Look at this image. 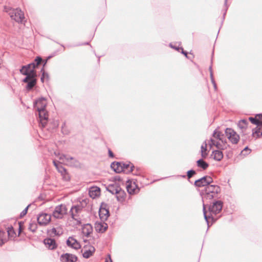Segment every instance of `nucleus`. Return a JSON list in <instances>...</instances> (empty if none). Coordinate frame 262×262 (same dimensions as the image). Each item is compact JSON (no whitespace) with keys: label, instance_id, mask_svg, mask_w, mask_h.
Listing matches in <instances>:
<instances>
[{"label":"nucleus","instance_id":"obj_8","mask_svg":"<svg viewBox=\"0 0 262 262\" xmlns=\"http://www.w3.org/2000/svg\"><path fill=\"white\" fill-rule=\"evenodd\" d=\"M68 212V209L64 204L57 206L53 212V216L56 219H62Z\"/></svg>","mask_w":262,"mask_h":262},{"label":"nucleus","instance_id":"obj_46","mask_svg":"<svg viewBox=\"0 0 262 262\" xmlns=\"http://www.w3.org/2000/svg\"><path fill=\"white\" fill-rule=\"evenodd\" d=\"M45 73H43L42 74V77H41V80L43 82V78H44V77H45Z\"/></svg>","mask_w":262,"mask_h":262},{"label":"nucleus","instance_id":"obj_19","mask_svg":"<svg viewBox=\"0 0 262 262\" xmlns=\"http://www.w3.org/2000/svg\"><path fill=\"white\" fill-rule=\"evenodd\" d=\"M83 250V256L84 258H88L94 253L95 251V249L93 246H90L88 247H85Z\"/></svg>","mask_w":262,"mask_h":262},{"label":"nucleus","instance_id":"obj_24","mask_svg":"<svg viewBox=\"0 0 262 262\" xmlns=\"http://www.w3.org/2000/svg\"><path fill=\"white\" fill-rule=\"evenodd\" d=\"M127 192L129 194H134L138 192L139 189L137 188L135 183H130L126 186Z\"/></svg>","mask_w":262,"mask_h":262},{"label":"nucleus","instance_id":"obj_44","mask_svg":"<svg viewBox=\"0 0 262 262\" xmlns=\"http://www.w3.org/2000/svg\"><path fill=\"white\" fill-rule=\"evenodd\" d=\"M19 233H20L22 230V225H21V223H19Z\"/></svg>","mask_w":262,"mask_h":262},{"label":"nucleus","instance_id":"obj_43","mask_svg":"<svg viewBox=\"0 0 262 262\" xmlns=\"http://www.w3.org/2000/svg\"><path fill=\"white\" fill-rule=\"evenodd\" d=\"M210 78H211V82H214L215 80L213 78V73H210Z\"/></svg>","mask_w":262,"mask_h":262},{"label":"nucleus","instance_id":"obj_23","mask_svg":"<svg viewBox=\"0 0 262 262\" xmlns=\"http://www.w3.org/2000/svg\"><path fill=\"white\" fill-rule=\"evenodd\" d=\"M57 169L58 171V172L61 173V174L63 177V178L66 181L70 180V176L68 173L66 169L64 167H63L61 165H60L59 166L57 167Z\"/></svg>","mask_w":262,"mask_h":262},{"label":"nucleus","instance_id":"obj_13","mask_svg":"<svg viewBox=\"0 0 262 262\" xmlns=\"http://www.w3.org/2000/svg\"><path fill=\"white\" fill-rule=\"evenodd\" d=\"M36 75H26V77L23 79V81L27 83L26 86L27 90L30 91L36 84Z\"/></svg>","mask_w":262,"mask_h":262},{"label":"nucleus","instance_id":"obj_3","mask_svg":"<svg viewBox=\"0 0 262 262\" xmlns=\"http://www.w3.org/2000/svg\"><path fill=\"white\" fill-rule=\"evenodd\" d=\"M111 167L117 173L124 172L126 173H129L131 172H133V169L135 168L133 164L130 162L127 163L121 162H113L111 164Z\"/></svg>","mask_w":262,"mask_h":262},{"label":"nucleus","instance_id":"obj_26","mask_svg":"<svg viewBox=\"0 0 262 262\" xmlns=\"http://www.w3.org/2000/svg\"><path fill=\"white\" fill-rule=\"evenodd\" d=\"M211 157L217 161H220L223 158V154L220 150H215L212 151Z\"/></svg>","mask_w":262,"mask_h":262},{"label":"nucleus","instance_id":"obj_21","mask_svg":"<svg viewBox=\"0 0 262 262\" xmlns=\"http://www.w3.org/2000/svg\"><path fill=\"white\" fill-rule=\"evenodd\" d=\"M100 194V189L98 187H92L89 190V195L95 199Z\"/></svg>","mask_w":262,"mask_h":262},{"label":"nucleus","instance_id":"obj_7","mask_svg":"<svg viewBox=\"0 0 262 262\" xmlns=\"http://www.w3.org/2000/svg\"><path fill=\"white\" fill-rule=\"evenodd\" d=\"M107 190L112 194H116L117 198L119 200V198H123L124 195V191L121 189L118 184L114 183L110 184L107 187Z\"/></svg>","mask_w":262,"mask_h":262},{"label":"nucleus","instance_id":"obj_34","mask_svg":"<svg viewBox=\"0 0 262 262\" xmlns=\"http://www.w3.org/2000/svg\"><path fill=\"white\" fill-rule=\"evenodd\" d=\"M8 235L9 236L13 237L15 234L12 227H8L7 230Z\"/></svg>","mask_w":262,"mask_h":262},{"label":"nucleus","instance_id":"obj_2","mask_svg":"<svg viewBox=\"0 0 262 262\" xmlns=\"http://www.w3.org/2000/svg\"><path fill=\"white\" fill-rule=\"evenodd\" d=\"M220 191V188L216 185H208L205 187V189L202 190L201 194L202 200H211L217 196V193Z\"/></svg>","mask_w":262,"mask_h":262},{"label":"nucleus","instance_id":"obj_45","mask_svg":"<svg viewBox=\"0 0 262 262\" xmlns=\"http://www.w3.org/2000/svg\"><path fill=\"white\" fill-rule=\"evenodd\" d=\"M209 71H210V74L211 73H213L212 66H210L209 67Z\"/></svg>","mask_w":262,"mask_h":262},{"label":"nucleus","instance_id":"obj_33","mask_svg":"<svg viewBox=\"0 0 262 262\" xmlns=\"http://www.w3.org/2000/svg\"><path fill=\"white\" fill-rule=\"evenodd\" d=\"M249 120L252 123L255 124L256 125L262 122V121H260L258 119V118L256 117V116L255 117V118L249 117Z\"/></svg>","mask_w":262,"mask_h":262},{"label":"nucleus","instance_id":"obj_51","mask_svg":"<svg viewBox=\"0 0 262 262\" xmlns=\"http://www.w3.org/2000/svg\"><path fill=\"white\" fill-rule=\"evenodd\" d=\"M62 130L63 132V127H62Z\"/></svg>","mask_w":262,"mask_h":262},{"label":"nucleus","instance_id":"obj_28","mask_svg":"<svg viewBox=\"0 0 262 262\" xmlns=\"http://www.w3.org/2000/svg\"><path fill=\"white\" fill-rule=\"evenodd\" d=\"M99 216L102 220H106L109 216L108 210L101 207L99 210Z\"/></svg>","mask_w":262,"mask_h":262},{"label":"nucleus","instance_id":"obj_35","mask_svg":"<svg viewBox=\"0 0 262 262\" xmlns=\"http://www.w3.org/2000/svg\"><path fill=\"white\" fill-rule=\"evenodd\" d=\"M5 232L0 231V246H2L6 242V239L3 238Z\"/></svg>","mask_w":262,"mask_h":262},{"label":"nucleus","instance_id":"obj_39","mask_svg":"<svg viewBox=\"0 0 262 262\" xmlns=\"http://www.w3.org/2000/svg\"><path fill=\"white\" fill-rule=\"evenodd\" d=\"M170 47L172 48H174L176 50H178V51H179L180 50H182V53L184 54L186 56H187V52H185L183 51V49L182 48H177V47H175L174 46H172L171 45H170Z\"/></svg>","mask_w":262,"mask_h":262},{"label":"nucleus","instance_id":"obj_9","mask_svg":"<svg viewBox=\"0 0 262 262\" xmlns=\"http://www.w3.org/2000/svg\"><path fill=\"white\" fill-rule=\"evenodd\" d=\"M59 159L62 163L70 166H77L78 162L74 158L66 155H59Z\"/></svg>","mask_w":262,"mask_h":262},{"label":"nucleus","instance_id":"obj_17","mask_svg":"<svg viewBox=\"0 0 262 262\" xmlns=\"http://www.w3.org/2000/svg\"><path fill=\"white\" fill-rule=\"evenodd\" d=\"M67 244L69 247L75 249H78L80 248V244L73 237H69L68 238L67 241Z\"/></svg>","mask_w":262,"mask_h":262},{"label":"nucleus","instance_id":"obj_40","mask_svg":"<svg viewBox=\"0 0 262 262\" xmlns=\"http://www.w3.org/2000/svg\"><path fill=\"white\" fill-rule=\"evenodd\" d=\"M29 207V205H28L24 210H23L20 214V217H23L27 214Z\"/></svg>","mask_w":262,"mask_h":262},{"label":"nucleus","instance_id":"obj_4","mask_svg":"<svg viewBox=\"0 0 262 262\" xmlns=\"http://www.w3.org/2000/svg\"><path fill=\"white\" fill-rule=\"evenodd\" d=\"M213 138L209 140V144L210 147L215 146L218 149H223V146L220 142L222 143H226L224 135L221 132L215 129L213 132Z\"/></svg>","mask_w":262,"mask_h":262},{"label":"nucleus","instance_id":"obj_6","mask_svg":"<svg viewBox=\"0 0 262 262\" xmlns=\"http://www.w3.org/2000/svg\"><path fill=\"white\" fill-rule=\"evenodd\" d=\"M5 11L8 13L10 17L18 23H22L25 18L24 13L19 9H11L5 8Z\"/></svg>","mask_w":262,"mask_h":262},{"label":"nucleus","instance_id":"obj_16","mask_svg":"<svg viewBox=\"0 0 262 262\" xmlns=\"http://www.w3.org/2000/svg\"><path fill=\"white\" fill-rule=\"evenodd\" d=\"M77 259V257L72 254L66 253L60 256L61 262H75Z\"/></svg>","mask_w":262,"mask_h":262},{"label":"nucleus","instance_id":"obj_52","mask_svg":"<svg viewBox=\"0 0 262 262\" xmlns=\"http://www.w3.org/2000/svg\"><path fill=\"white\" fill-rule=\"evenodd\" d=\"M105 262H108V261H107V260H106V261H105Z\"/></svg>","mask_w":262,"mask_h":262},{"label":"nucleus","instance_id":"obj_48","mask_svg":"<svg viewBox=\"0 0 262 262\" xmlns=\"http://www.w3.org/2000/svg\"><path fill=\"white\" fill-rule=\"evenodd\" d=\"M212 83L213 84H215V81H214V82H212Z\"/></svg>","mask_w":262,"mask_h":262},{"label":"nucleus","instance_id":"obj_49","mask_svg":"<svg viewBox=\"0 0 262 262\" xmlns=\"http://www.w3.org/2000/svg\"><path fill=\"white\" fill-rule=\"evenodd\" d=\"M110 262H112V260H111L110 257Z\"/></svg>","mask_w":262,"mask_h":262},{"label":"nucleus","instance_id":"obj_5","mask_svg":"<svg viewBox=\"0 0 262 262\" xmlns=\"http://www.w3.org/2000/svg\"><path fill=\"white\" fill-rule=\"evenodd\" d=\"M223 208V202L221 201H217L213 203V205L210 206L209 208V210L211 216H207L206 215V211L205 205L203 204V213L204 218L206 221L208 223V218H212L213 214H216L220 212Z\"/></svg>","mask_w":262,"mask_h":262},{"label":"nucleus","instance_id":"obj_29","mask_svg":"<svg viewBox=\"0 0 262 262\" xmlns=\"http://www.w3.org/2000/svg\"><path fill=\"white\" fill-rule=\"evenodd\" d=\"M197 166L199 167L202 168L203 169H206L209 165L205 161H204L203 159H200L196 162Z\"/></svg>","mask_w":262,"mask_h":262},{"label":"nucleus","instance_id":"obj_25","mask_svg":"<svg viewBox=\"0 0 262 262\" xmlns=\"http://www.w3.org/2000/svg\"><path fill=\"white\" fill-rule=\"evenodd\" d=\"M92 227L89 224L84 225L82 228V233L85 236H88L92 233Z\"/></svg>","mask_w":262,"mask_h":262},{"label":"nucleus","instance_id":"obj_47","mask_svg":"<svg viewBox=\"0 0 262 262\" xmlns=\"http://www.w3.org/2000/svg\"><path fill=\"white\" fill-rule=\"evenodd\" d=\"M213 85V86L214 88V89L216 90V83H215V84H214Z\"/></svg>","mask_w":262,"mask_h":262},{"label":"nucleus","instance_id":"obj_32","mask_svg":"<svg viewBox=\"0 0 262 262\" xmlns=\"http://www.w3.org/2000/svg\"><path fill=\"white\" fill-rule=\"evenodd\" d=\"M51 234L54 235L59 236L62 234V232L60 229H57L55 228H53L50 231Z\"/></svg>","mask_w":262,"mask_h":262},{"label":"nucleus","instance_id":"obj_41","mask_svg":"<svg viewBox=\"0 0 262 262\" xmlns=\"http://www.w3.org/2000/svg\"><path fill=\"white\" fill-rule=\"evenodd\" d=\"M53 164H54V165L56 167V169L57 168V167L58 166H59L60 165V164H58L57 162L55 161H53Z\"/></svg>","mask_w":262,"mask_h":262},{"label":"nucleus","instance_id":"obj_20","mask_svg":"<svg viewBox=\"0 0 262 262\" xmlns=\"http://www.w3.org/2000/svg\"><path fill=\"white\" fill-rule=\"evenodd\" d=\"M249 124V121L246 119L241 120L237 123L238 128L241 130L242 133L247 134L246 133V129Z\"/></svg>","mask_w":262,"mask_h":262},{"label":"nucleus","instance_id":"obj_36","mask_svg":"<svg viewBox=\"0 0 262 262\" xmlns=\"http://www.w3.org/2000/svg\"><path fill=\"white\" fill-rule=\"evenodd\" d=\"M41 61L42 58L40 57H36L34 62L35 64V67H37L41 63Z\"/></svg>","mask_w":262,"mask_h":262},{"label":"nucleus","instance_id":"obj_11","mask_svg":"<svg viewBox=\"0 0 262 262\" xmlns=\"http://www.w3.org/2000/svg\"><path fill=\"white\" fill-rule=\"evenodd\" d=\"M35 64L34 62H32L26 66H24L20 69V72L24 75H36L35 71Z\"/></svg>","mask_w":262,"mask_h":262},{"label":"nucleus","instance_id":"obj_38","mask_svg":"<svg viewBox=\"0 0 262 262\" xmlns=\"http://www.w3.org/2000/svg\"><path fill=\"white\" fill-rule=\"evenodd\" d=\"M196 173L194 170H189L187 171V177L188 179L191 178L193 175Z\"/></svg>","mask_w":262,"mask_h":262},{"label":"nucleus","instance_id":"obj_50","mask_svg":"<svg viewBox=\"0 0 262 262\" xmlns=\"http://www.w3.org/2000/svg\"><path fill=\"white\" fill-rule=\"evenodd\" d=\"M227 1V0H225V4H226Z\"/></svg>","mask_w":262,"mask_h":262},{"label":"nucleus","instance_id":"obj_15","mask_svg":"<svg viewBox=\"0 0 262 262\" xmlns=\"http://www.w3.org/2000/svg\"><path fill=\"white\" fill-rule=\"evenodd\" d=\"M37 220L40 225H46L51 221V215L48 213H41L38 215Z\"/></svg>","mask_w":262,"mask_h":262},{"label":"nucleus","instance_id":"obj_18","mask_svg":"<svg viewBox=\"0 0 262 262\" xmlns=\"http://www.w3.org/2000/svg\"><path fill=\"white\" fill-rule=\"evenodd\" d=\"M43 243L46 247L50 250H54L57 247L56 243L54 239L50 238H46L44 239Z\"/></svg>","mask_w":262,"mask_h":262},{"label":"nucleus","instance_id":"obj_22","mask_svg":"<svg viewBox=\"0 0 262 262\" xmlns=\"http://www.w3.org/2000/svg\"><path fill=\"white\" fill-rule=\"evenodd\" d=\"M252 136L256 138L262 136V122L257 125L253 129Z\"/></svg>","mask_w":262,"mask_h":262},{"label":"nucleus","instance_id":"obj_31","mask_svg":"<svg viewBox=\"0 0 262 262\" xmlns=\"http://www.w3.org/2000/svg\"><path fill=\"white\" fill-rule=\"evenodd\" d=\"M37 228V225L35 221H31L29 223L28 229L31 231L34 232Z\"/></svg>","mask_w":262,"mask_h":262},{"label":"nucleus","instance_id":"obj_37","mask_svg":"<svg viewBox=\"0 0 262 262\" xmlns=\"http://www.w3.org/2000/svg\"><path fill=\"white\" fill-rule=\"evenodd\" d=\"M251 151V149L248 148V147H246L241 152V154L243 155L246 156L248 154H249Z\"/></svg>","mask_w":262,"mask_h":262},{"label":"nucleus","instance_id":"obj_12","mask_svg":"<svg viewBox=\"0 0 262 262\" xmlns=\"http://www.w3.org/2000/svg\"><path fill=\"white\" fill-rule=\"evenodd\" d=\"M213 182L212 178L210 176H204L194 182V185L198 187H207Z\"/></svg>","mask_w":262,"mask_h":262},{"label":"nucleus","instance_id":"obj_42","mask_svg":"<svg viewBox=\"0 0 262 262\" xmlns=\"http://www.w3.org/2000/svg\"><path fill=\"white\" fill-rule=\"evenodd\" d=\"M108 154H109V156L110 157H112V158L114 157V154H113V152L110 149L108 150Z\"/></svg>","mask_w":262,"mask_h":262},{"label":"nucleus","instance_id":"obj_27","mask_svg":"<svg viewBox=\"0 0 262 262\" xmlns=\"http://www.w3.org/2000/svg\"><path fill=\"white\" fill-rule=\"evenodd\" d=\"M95 228L97 231L103 233L107 228V225L105 223H98L95 225Z\"/></svg>","mask_w":262,"mask_h":262},{"label":"nucleus","instance_id":"obj_10","mask_svg":"<svg viewBox=\"0 0 262 262\" xmlns=\"http://www.w3.org/2000/svg\"><path fill=\"white\" fill-rule=\"evenodd\" d=\"M225 133L226 137L232 144H236L238 142L239 136L233 129L227 128Z\"/></svg>","mask_w":262,"mask_h":262},{"label":"nucleus","instance_id":"obj_1","mask_svg":"<svg viewBox=\"0 0 262 262\" xmlns=\"http://www.w3.org/2000/svg\"><path fill=\"white\" fill-rule=\"evenodd\" d=\"M46 100L43 98L36 100L34 103V107L38 113L39 124L42 127L46 126L48 120V113L46 110Z\"/></svg>","mask_w":262,"mask_h":262},{"label":"nucleus","instance_id":"obj_30","mask_svg":"<svg viewBox=\"0 0 262 262\" xmlns=\"http://www.w3.org/2000/svg\"><path fill=\"white\" fill-rule=\"evenodd\" d=\"M207 143L204 142L201 146V156L203 158H205L207 156Z\"/></svg>","mask_w":262,"mask_h":262},{"label":"nucleus","instance_id":"obj_14","mask_svg":"<svg viewBox=\"0 0 262 262\" xmlns=\"http://www.w3.org/2000/svg\"><path fill=\"white\" fill-rule=\"evenodd\" d=\"M84 206L82 203L73 206L70 209V213L71 217L75 220H77V217L79 216V213L81 211Z\"/></svg>","mask_w":262,"mask_h":262}]
</instances>
